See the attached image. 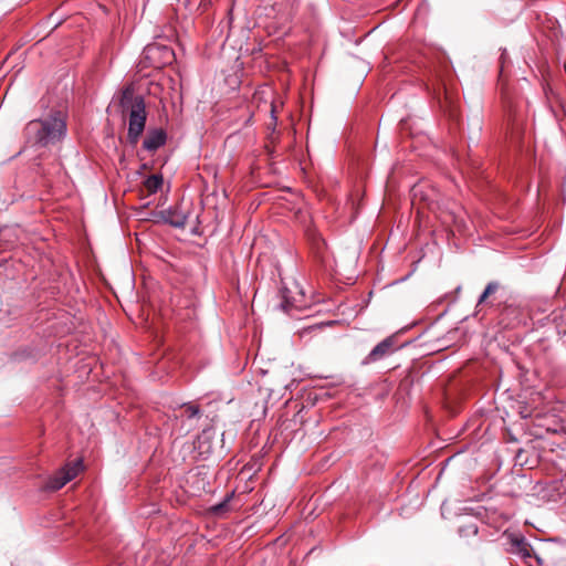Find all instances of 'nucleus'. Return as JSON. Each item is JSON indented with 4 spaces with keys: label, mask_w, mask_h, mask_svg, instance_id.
Returning <instances> with one entry per match:
<instances>
[{
    "label": "nucleus",
    "mask_w": 566,
    "mask_h": 566,
    "mask_svg": "<svg viewBox=\"0 0 566 566\" xmlns=\"http://www.w3.org/2000/svg\"><path fill=\"white\" fill-rule=\"evenodd\" d=\"M67 133V115L63 111H51L25 126L29 143L40 147H50L61 143Z\"/></svg>",
    "instance_id": "obj_1"
},
{
    "label": "nucleus",
    "mask_w": 566,
    "mask_h": 566,
    "mask_svg": "<svg viewBox=\"0 0 566 566\" xmlns=\"http://www.w3.org/2000/svg\"><path fill=\"white\" fill-rule=\"evenodd\" d=\"M459 533H460V534L465 533V535H468V534H473V535H475V534L478 533V527H476V525L472 524V525H469V526H468V527H465V528H464V527H461V528L459 530Z\"/></svg>",
    "instance_id": "obj_18"
},
{
    "label": "nucleus",
    "mask_w": 566,
    "mask_h": 566,
    "mask_svg": "<svg viewBox=\"0 0 566 566\" xmlns=\"http://www.w3.org/2000/svg\"><path fill=\"white\" fill-rule=\"evenodd\" d=\"M146 177H151V178H155V177H163V172H150L149 175H147Z\"/></svg>",
    "instance_id": "obj_21"
},
{
    "label": "nucleus",
    "mask_w": 566,
    "mask_h": 566,
    "mask_svg": "<svg viewBox=\"0 0 566 566\" xmlns=\"http://www.w3.org/2000/svg\"><path fill=\"white\" fill-rule=\"evenodd\" d=\"M527 461H528V457H527V454H525L524 450H522V449L518 450L515 455V465L520 464L523 467L524 464L527 463Z\"/></svg>",
    "instance_id": "obj_17"
},
{
    "label": "nucleus",
    "mask_w": 566,
    "mask_h": 566,
    "mask_svg": "<svg viewBox=\"0 0 566 566\" xmlns=\"http://www.w3.org/2000/svg\"><path fill=\"white\" fill-rule=\"evenodd\" d=\"M556 408L547 411L533 412V439H543L545 433H559L564 431L563 419L555 413Z\"/></svg>",
    "instance_id": "obj_2"
},
{
    "label": "nucleus",
    "mask_w": 566,
    "mask_h": 566,
    "mask_svg": "<svg viewBox=\"0 0 566 566\" xmlns=\"http://www.w3.org/2000/svg\"><path fill=\"white\" fill-rule=\"evenodd\" d=\"M545 95L548 101H551V95L554 96V92L552 88H545Z\"/></svg>",
    "instance_id": "obj_20"
},
{
    "label": "nucleus",
    "mask_w": 566,
    "mask_h": 566,
    "mask_svg": "<svg viewBox=\"0 0 566 566\" xmlns=\"http://www.w3.org/2000/svg\"><path fill=\"white\" fill-rule=\"evenodd\" d=\"M139 95H135L133 87L127 86L122 91L119 105L123 112H127L130 109L132 105L136 102Z\"/></svg>",
    "instance_id": "obj_12"
},
{
    "label": "nucleus",
    "mask_w": 566,
    "mask_h": 566,
    "mask_svg": "<svg viewBox=\"0 0 566 566\" xmlns=\"http://www.w3.org/2000/svg\"><path fill=\"white\" fill-rule=\"evenodd\" d=\"M542 398V394L541 392H534L533 391V398H532V401H533V405Z\"/></svg>",
    "instance_id": "obj_19"
},
{
    "label": "nucleus",
    "mask_w": 566,
    "mask_h": 566,
    "mask_svg": "<svg viewBox=\"0 0 566 566\" xmlns=\"http://www.w3.org/2000/svg\"><path fill=\"white\" fill-rule=\"evenodd\" d=\"M281 302L277 307L290 316H295V312H300L304 308L301 298L292 296V292L287 287L280 290Z\"/></svg>",
    "instance_id": "obj_8"
},
{
    "label": "nucleus",
    "mask_w": 566,
    "mask_h": 566,
    "mask_svg": "<svg viewBox=\"0 0 566 566\" xmlns=\"http://www.w3.org/2000/svg\"><path fill=\"white\" fill-rule=\"evenodd\" d=\"M155 50H158L156 46H148L147 52L153 53Z\"/></svg>",
    "instance_id": "obj_22"
},
{
    "label": "nucleus",
    "mask_w": 566,
    "mask_h": 566,
    "mask_svg": "<svg viewBox=\"0 0 566 566\" xmlns=\"http://www.w3.org/2000/svg\"><path fill=\"white\" fill-rule=\"evenodd\" d=\"M500 287V284L497 282H490L484 292L481 294V296L479 297V304L485 302V300L492 295L493 293H495Z\"/></svg>",
    "instance_id": "obj_15"
},
{
    "label": "nucleus",
    "mask_w": 566,
    "mask_h": 566,
    "mask_svg": "<svg viewBox=\"0 0 566 566\" xmlns=\"http://www.w3.org/2000/svg\"><path fill=\"white\" fill-rule=\"evenodd\" d=\"M164 219L175 228H184L187 223L188 214L179 208H170L164 212Z\"/></svg>",
    "instance_id": "obj_10"
},
{
    "label": "nucleus",
    "mask_w": 566,
    "mask_h": 566,
    "mask_svg": "<svg viewBox=\"0 0 566 566\" xmlns=\"http://www.w3.org/2000/svg\"><path fill=\"white\" fill-rule=\"evenodd\" d=\"M533 558L538 566H549L555 564L557 558V547L553 539H538L536 547H533Z\"/></svg>",
    "instance_id": "obj_6"
},
{
    "label": "nucleus",
    "mask_w": 566,
    "mask_h": 566,
    "mask_svg": "<svg viewBox=\"0 0 566 566\" xmlns=\"http://www.w3.org/2000/svg\"><path fill=\"white\" fill-rule=\"evenodd\" d=\"M180 407L184 409V415L188 419H193L201 415V410L198 405L187 402V403H182Z\"/></svg>",
    "instance_id": "obj_14"
},
{
    "label": "nucleus",
    "mask_w": 566,
    "mask_h": 566,
    "mask_svg": "<svg viewBox=\"0 0 566 566\" xmlns=\"http://www.w3.org/2000/svg\"><path fill=\"white\" fill-rule=\"evenodd\" d=\"M397 349L395 336H388L378 343L370 353L364 358L363 365L374 364L382 360Z\"/></svg>",
    "instance_id": "obj_7"
},
{
    "label": "nucleus",
    "mask_w": 566,
    "mask_h": 566,
    "mask_svg": "<svg viewBox=\"0 0 566 566\" xmlns=\"http://www.w3.org/2000/svg\"><path fill=\"white\" fill-rule=\"evenodd\" d=\"M164 181L165 179H143L139 192L142 196V199H147L151 195L157 193L158 191H161L164 188Z\"/></svg>",
    "instance_id": "obj_11"
},
{
    "label": "nucleus",
    "mask_w": 566,
    "mask_h": 566,
    "mask_svg": "<svg viewBox=\"0 0 566 566\" xmlns=\"http://www.w3.org/2000/svg\"><path fill=\"white\" fill-rule=\"evenodd\" d=\"M231 497H232V494L228 495L222 502L213 505L211 507V512L217 515L226 512L228 510L229 502H230Z\"/></svg>",
    "instance_id": "obj_16"
},
{
    "label": "nucleus",
    "mask_w": 566,
    "mask_h": 566,
    "mask_svg": "<svg viewBox=\"0 0 566 566\" xmlns=\"http://www.w3.org/2000/svg\"><path fill=\"white\" fill-rule=\"evenodd\" d=\"M164 51L166 54H170V55L172 54V52L170 50H168L167 48H164Z\"/></svg>",
    "instance_id": "obj_23"
},
{
    "label": "nucleus",
    "mask_w": 566,
    "mask_h": 566,
    "mask_svg": "<svg viewBox=\"0 0 566 566\" xmlns=\"http://www.w3.org/2000/svg\"><path fill=\"white\" fill-rule=\"evenodd\" d=\"M128 112V133L127 138L130 144H137L146 125V107L143 96H138Z\"/></svg>",
    "instance_id": "obj_3"
},
{
    "label": "nucleus",
    "mask_w": 566,
    "mask_h": 566,
    "mask_svg": "<svg viewBox=\"0 0 566 566\" xmlns=\"http://www.w3.org/2000/svg\"><path fill=\"white\" fill-rule=\"evenodd\" d=\"M553 322L556 325L557 333L566 335V306L558 313H554Z\"/></svg>",
    "instance_id": "obj_13"
},
{
    "label": "nucleus",
    "mask_w": 566,
    "mask_h": 566,
    "mask_svg": "<svg viewBox=\"0 0 566 566\" xmlns=\"http://www.w3.org/2000/svg\"><path fill=\"white\" fill-rule=\"evenodd\" d=\"M82 470L83 461L81 459L69 462L48 480L46 488L57 491L76 478Z\"/></svg>",
    "instance_id": "obj_4"
},
{
    "label": "nucleus",
    "mask_w": 566,
    "mask_h": 566,
    "mask_svg": "<svg viewBox=\"0 0 566 566\" xmlns=\"http://www.w3.org/2000/svg\"><path fill=\"white\" fill-rule=\"evenodd\" d=\"M504 536L506 538V551L527 564V559L531 558V552L525 536L518 531H507L504 533Z\"/></svg>",
    "instance_id": "obj_5"
},
{
    "label": "nucleus",
    "mask_w": 566,
    "mask_h": 566,
    "mask_svg": "<svg viewBox=\"0 0 566 566\" xmlns=\"http://www.w3.org/2000/svg\"><path fill=\"white\" fill-rule=\"evenodd\" d=\"M167 134L163 128L149 129L143 140V148L155 151L166 144Z\"/></svg>",
    "instance_id": "obj_9"
}]
</instances>
